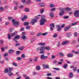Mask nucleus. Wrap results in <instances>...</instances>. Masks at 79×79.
<instances>
[{
  "instance_id": "obj_1",
  "label": "nucleus",
  "mask_w": 79,
  "mask_h": 79,
  "mask_svg": "<svg viewBox=\"0 0 79 79\" xmlns=\"http://www.w3.org/2000/svg\"><path fill=\"white\" fill-rule=\"evenodd\" d=\"M12 22L13 26H15V27L18 26L19 24V23L18 22H16V20L15 19L12 20Z\"/></svg>"
},
{
  "instance_id": "obj_2",
  "label": "nucleus",
  "mask_w": 79,
  "mask_h": 79,
  "mask_svg": "<svg viewBox=\"0 0 79 79\" xmlns=\"http://www.w3.org/2000/svg\"><path fill=\"white\" fill-rule=\"evenodd\" d=\"M74 15L76 18H78L79 17V10H77L75 11L74 13Z\"/></svg>"
},
{
  "instance_id": "obj_3",
  "label": "nucleus",
  "mask_w": 79,
  "mask_h": 79,
  "mask_svg": "<svg viewBox=\"0 0 79 79\" xmlns=\"http://www.w3.org/2000/svg\"><path fill=\"white\" fill-rule=\"evenodd\" d=\"M37 19H34L31 20L30 23L31 24H32V25H34L35 23H37Z\"/></svg>"
},
{
  "instance_id": "obj_4",
  "label": "nucleus",
  "mask_w": 79,
  "mask_h": 79,
  "mask_svg": "<svg viewBox=\"0 0 79 79\" xmlns=\"http://www.w3.org/2000/svg\"><path fill=\"white\" fill-rule=\"evenodd\" d=\"M41 59L42 60H44L45 59H47L48 58V56H44V54H42L41 56Z\"/></svg>"
},
{
  "instance_id": "obj_5",
  "label": "nucleus",
  "mask_w": 79,
  "mask_h": 79,
  "mask_svg": "<svg viewBox=\"0 0 79 79\" xmlns=\"http://www.w3.org/2000/svg\"><path fill=\"white\" fill-rule=\"evenodd\" d=\"M21 38L23 41H25L26 40H27L26 36L25 35H22L21 37Z\"/></svg>"
},
{
  "instance_id": "obj_6",
  "label": "nucleus",
  "mask_w": 79,
  "mask_h": 79,
  "mask_svg": "<svg viewBox=\"0 0 79 79\" xmlns=\"http://www.w3.org/2000/svg\"><path fill=\"white\" fill-rule=\"evenodd\" d=\"M20 38V36L18 35L15 36L14 38V40H16V39H18Z\"/></svg>"
},
{
  "instance_id": "obj_7",
  "label": "nucleus",
  "mask_w": 79,
  "mask_h": 79,
  "mask_svg": "<svg viewBox=\"0 0 79 79\" xmlns=\"http://www.w3.org/2000/svg\"><path fill=\"white\" fill-rule=\"evenodd\" d=\"M71 27L69 26L64 28V31H67L68 29H70V28H71Z\"/></svg>"
},
{
  "instance_id": "obj_8",
  "label": "nucleus",
  "mask_w": 79,
  "mask_h": 79,
  "mask_svg": "<svg viewBox=\"0 0 79 79\" xmlns=\"http://www.w3.org/2000/svg\"><path fill=\"white\" fill-rule=\"evenodd\" d=\"M8 52L10 54H12L14 53V50L12 49H9L8 50Z\"/></svg>"
},
{
  "instance_id": "obj_9",
  "label": "nucleus",
  "mask_w": 79,
  "mask_h": 79,
  "mask_svg": "<svg viewBox=\"0 0 79 79\" xmlns=\"http://www.w3.org/2000/svg\"><path fill=\"white\" fill-rule=\"evenodd\" d=\"M17 31H15L14 33H11V36L12 37H14L16 34H17Z\"/></svg>"
},
{
  "instance_id": "obj_10",
  "label": "nucleus",
  "mask_w": 79,
  "mask_h": 79,
  "mask_svg": "<svg viewBox=\"0 0 79 79\" xmlns=\"http://www.w3.org/2000/svg\"><path fill=\"white\" fill-rule=\"evenodd\" d=\"M43 66L44 68H45V69L49 68V66L48 65H45V64H44L43 65Z\"/></svg>"
},
{
  "instance_id": "obj_11",
  "label": "nucleus",
  "mask_w": 79,
  "mask_h": 79,
  "mask_svg": "<svg viewBox=\"0 0 79 79\" xmlns=\"http://www.w3.org/2000/svg\"><path fill=\"white\" fill-rule=\"evenodd\" d=\"M64 10H61L59 13V15L60 16H62L64 14Z\"/></svg>"
},
{
  "instance_id": "obj_12",
  "label": "nucleus",
  "mask_w": 79,
  "mask_h": 79,
  "mask_svg": "<svg viewBox=\"0 0 79 79\" xmlns=\"http://www.w3.org/2000/svg\"><path fill=\"white\" fill-rule=\"evenodd\" d=\"M40 21H42V22L45 23V22L47 21V20L44 18H42L40 20Z\"/></svg>"
},
{
  "instance_id": "obj_13",
  "label": "nucleus",
  "mask_w": 79,
  "mask_h": 79,
  "mask_svg": "<svg viewBox=\"0 0 79 79\" xmlns=\"http://www.w3.org/2000/svg\"><path fill=\"white\" fill-rule=\"evenodd\" d=\"M40 51H43V50H45V46H41L40 48Z\"/></svg>"
},
{
  "instance_id": "obj_14",
  "label": "nucleus",
  "mask_w": 79,
  "mask_h": 79,
  "mask_svg": "<svg viewBox=\"0 0 79 79\" xmlns=\"http://www.w3.org/2000/svg\"><path fill=\"white\" fill-rule=\"evenodd\" d=\"M68 42H69L68 41H64L62 43V45H66L67 44H68Z\"/></svg>"
},
{
  "instance_id": "obj_15",
  "label": "nucleus",
  "mask_w": 79,
  "mask_h": 79,
  "mask_svg": "<svg viewBox=\"0 0 79 79\" xmlns=\"http://www.w3.org/2000/svg\"><path fill=\"white\" fill-rule=\"evenodd\" d=\"M66 35L68 37H71L72 35L70 33H67Z\"/></svg>"
},
{
  "instance_id": "obj_16",
  "label": "nucleus",
  "mask_w": 79,
  "mask_h": 79,
  "mask_svg": "<svg viewBox=\"0 0 79 79\" xmlns=\"http://www.w3.org/2000/svg\"><path fill=\"white\" fill-rule=\"evenodd\" d=\"M39 5L41 7H44V6H45V4L43 3H40Z\"/></svg>"
},
{
  "instance_id": "obj_17",
  "label": "nucleus",
  "mask_w": 79,
  "mask_h": 79,
  "mask_svg": "<svg viewBox=\"0 0 79 79\" xmlns=\"http://www.w3.org/2000/svg\"><path fill=\"white\" fill-rule=\"evenodd\" d=\"M13 69V68H9L8 74H10L11 73V70Z\"/></svg>"
},
{
  "instance_id": "obj_18",
  "label": "nucleus",
  "mask_w": 79,
  "mask_h": 79,
  "mask_svg": "<svg viewBox=\"0 0 79 79\" xmlns=\"http://www.w3.org/2000/svg\"><path fill=\"white\" fill-rule=\"evenodd\" d=\"M73 77V73H70L69 74V77H70V78H72Z\"/></svg>"
},
{
  "instance_id": "obj_19",
  "label": "nucleus",
  "mask_w": 79,
  "mask_h": 79,
  "mask_svg": "<svg viewBox=\"0 0 79 79\" xmlns=\"http://www.w3.org/2000/svg\"><path fill=\"white\" fill-rule=\"evenodd\" d=\"M29 24V23L28 22H25L23 23V25L24 26H28Z\"/></svg>"
},
{
  "instance_id": "obj_20",
  "label": "nucleus",
  "mask_w": 79,
  "mask_h": 79,
  "mask_svg": "<svg viewBox=\"0 0 79 79\" xmlns=\"http://www.w3.org/2000/svg\"><path fill=\"white\" fill-rule=\"evenodd\" d=\"M67 56L69 57H72V56H73V55L72 54L70 53L67 55Z\"/></svg>"
},
{
  "instance_id": "obj_21",
  "label": "nucleus",
  "mask_w": 79,
  "mask_h": 79,
  "mask_svg": "<svg viewBox=\"0 0 79 79\" xmlns=\"http://www.w3.org/2000/svg\"><path fill=\"white\" fill-rule=\"evenodd\" d=\"M45 50H50V48L49 47L45 46Z\"/></svg>"
},
{
  "instance_id": "obj_22",
  "label": "nucleus",
  "mask_w": 79,
  "mask_h": 79,
  "mask_svg": "<svg viewBox=\"0 0 79 79\" xmlns=\"http://www.w3.org/2000/svg\"><path fill=\"white\" fill-rule=\"evenodd\" d=\"M59 54L60 56H64V54H63L62 52H60Z\"/></svg>"
},
{
  "instance_id": "obj_23",
  "label": "nucleus",
  "mask_w": 79,
  "mask_h": 79,
  "mask_svg": "<svg viewBox=\"0 0 79 79\" xmlns=\"http://www.w3.org/2000/svg\"><path fill=\"white\" fill-rule=\"evenodd\" d=\"M50 16L51 17V18H53V17H54L53 14V13H52V12H51L50 13Z\"/></svg>"
},
{
  "instance_id": "obj_24",
  "label": "nucleus",
  "mask_w": 79,
  "mask_h": 79,
  "mask_svg": "<svg viewBox=\"0 0 79 79\" xmlns=\"http://www.w3.org/2000/svg\"><path fill=\"white\" fill-rule=\"evenodd\" d=\"M50 26L52 27H55V24L53 23H52L51 24H50Z\"/></svg>"
},
{
  "instance_id": "obj_25",
  "label": "nucleus",
  "mask_w": 79,
  "mask_h": 79,
  "mask_svg": "<svg viewBox=\"0 0 79 79\" xmlns=\"http://www.w3.org/2000/svg\"><path fill=\"white\" fill-rule=\"evenodd\" d=\"M8 69H6L4 71V73H8Z\"/></svg>"
},
{
  "instance_id": "obj_26",
  "label": "nucleus",
  "mask_w": 79,
  "mask_h": 79,
  "mask_svg": "<svg viewBox=\"0 0 79 79\" xmlns=\"http://www.w3.org/2000/svg\"><path fill=\"white\" fill-rule=\"evenodd\" d=\"M64 10H65V11H70V10H71V9L69 8L66 7L65 8Z\"/></svg>"
},
{
  "instance_id": "obj_27",
  "label": "nucleus",
  "mask_w": 79,
  "mask_h": 79,
  "mask_svg": "<svg viewBox=\"0 0 79 79\" xmlns=\"http://www.w3.org/2000/svg\"><path fill=\"white\" fill-rule=\"evenodd\" d=\"M38 58H39V57H35L34 59V61H37Z\"/></svg>"
},
{
  "instance_id": "obj_28",
  "label": "nucleus",
  "mask_w": 79,
  "mask_h": 79,
  "mask_svg": "<svg viewBox=\"0 0 79 79\" xmlns=\"http://www.w3.org/2000/svg\"><path fill=\"white\" fill-rule=\"evenodd\" d=\"M7 38L8 39H11V35L10 33L8 34Z\"/></svg>"
},
{
  "instance_id": "obj_29",
  "label": "nucleus",
  "mask_w": 79,
  "mask_h": 79,
  "mask_svg": "<svg viewBox=\"0 0 79 79\" xmlns=\"http://www.w3.org/2000/svg\"><path fill=\"white\" fill-rule=\"evenodd\" d=\"M67 66H68V64H65L64 65L63 68H64V69H66L67 68Z\"/></svg>"
},
{
  "instance_id": "obj_30",
  "label": "nucleus",
  "mask_w": 79,
  "mask_h": 79,
  "mask_svg": "<svg viewBox=\"0 0 79 79\" xmlns=\"http://www.w3.org/2000/svg\"><path fill=\"white\" fill-rule=\"evenodd\" d=\"M39 45H42V46H44V45H45V43H40L39 44Z\"/></svg>"
},
{
  "instance_id": "obj_31",
  "label": "nucleus",
  "mask_w": 79,
  "mask_h": 79,
  "mask_svg": "<svg viewBox=\"0 0 79 79\" xmlns=\"http://www.w3.org/2000/svg\"><path fill=\"white\" fill-rule=\"evenodd\" d=\"M50 7L51 8H53V7H54V5L52 4H51L49 5Z\"/></svg>"
},
{
  "instance_id": "obj_32",
  "label": "nucleus",
  "mask_w": 79,
  "mask_h": 79,
  "mask_svg": "<svg viewBox=\"0 0 79 79\" xmlns=\"http://www.w3.org/2000/svg\"><path fill=\"white\" fill-rule=\"evenodd\" d=\"M3 10H4V8L2 6H1L0 8V11H3Z\"/></svg>"
},
{
  "instance_id": "obj_33",
  "label": "nucleus",
  "mask_w": 79,
  "mask_h": 79,
  "mask_svg": "<svg viewBox=\"0 0 79 79\" xmlns=\"http://www.w3.org/2000/svg\"><path fill=\"white\" fill-rule=\"evenodd\" d=\"M78 23V22H76L72 24V26H74V25H76Z\"/></svg>"
},
{
  "instance_id": "obj_34",
  "label": "nucleus",
  "mask_w": 79,
  "mask_h": 79,
  "mask_svg": "<svg viewBox=\"0 0 79 79\" xmlns=\"http://www.w3.org/2000/svg\"><path fill=\"white\" fill-rule=\"evenodd\" d=\"M72 52L75 54H79V52H76L74 51H72Z\"/></svg>"
},
{
  "instance_id": "obj_35",
  "label": "nucleus",
  "mask_w": 79,
  "mask_h": 79,
  "mask_svg": "<svg viewBox=\"0 0 79 79\" xmlns=\"http://www.w3.org/2000/svg\"><path fill=\"white\" fill-rule=\"evenodd\" d=\"M18 6H15L14 10H15L16 11V10H18Z\"/></svg>"
},
{
  "instance_id": "obj_36",
  "label": "nucleus",
  "mask_w": 79,
  "mask_h": 79,
  "mask_svg": "<svg viewBox=\"0 0 79 79\" xmlns=\"http://www.w3.org/2000/svg\"><path fill=\"white\" fill-rule=\"evenodd\" d=\"M44 9H42L40 10V13L41 14H42L44 13Z\"/></svg>"
},
{
  "instance_id": "obj_37",
  "label": "nucleus",
  "mask_w": 79,
  "mask_h": 79,
  "mask_svg": "<svg viewBox=\"0 0 79 79\" xmlns=\"http://www.w3.org/2000/svg\"><path fill=\"white\" fill-rule=\"evenodd\" d=\"M57 35H58L57 33H55L53 36L54 38H56L57 37Z\"/></svg>"
},
{
  "instance_id": "obj_38",
  "label": "nucleus",
  "mask_w": 79,
  "mask_h": 79,
  "mask_svg": "<svg viewBox=\"0 0 79 79\" xmlns=\"http://www.w3.org/2000/svg\"><path fill=\"white\" fill-rule=\"evenodd\" d=\"M55 70H56L57 71H59L60 69L59 68H53Z\"/></svg>"
},
{
  "instance_id": "obj_39",
  "label": "nucleus",
  "mask_w": 79,
  "mask_h": 79,
  "mask_svg": "<svg viewBox=\"0 0 79 79\" xmlns=\"http://www.w3.org/2000/svg\"><path fill=\"white\" fill-rule=\"evenodd\" d=\"M21 59H22L21 57H17V60L18 61H20V60H21Z\"/></svg>"
},
{
  "instance_id": "obj_40",
  "label": "nucleus",
  "mask_w": 79,
  "mask_h": 79,
  "mask_svg": "<svg viewBox=\"0 0 79 79\" xmlns=\"http://www.w3.org/2000/svg\"><path fill=\"white\" fill-rule=\"evenodd\" d=\"M44 24H45V23L43 22H40V24L41 26L44 25Z\"/></svg>"
},
{
  "instance_id": "obj_41",
  "label": "nucleus",
  "mask_w": 79,
  "mask_h": 79,
  "mask_svg": "<svg viewBox=\"0 0 79 79\" xmlns=\"http://www.w3.org/2000/svg\"><path fill=\"white\" fill-rule=\"evenodd\" d=\"M21 56V57H22V58H25L26 56H25V55H24V54H22Z\"/></svg>"
},
{
  "instance_id": "obj_42",
  "label": "nucleus",
  "mask_w": 79,
  "mask_h": 79,
  "mask_svg": "<svg viewBox=\"0 0 79 79\" xmlns=\"http://www.w3.org/2000/svg\"><path fill=\"white\" fill-rule=\"evenodd\" d=\"M20 51H18L16 52V53L17 55H19V54L20 53Z\"/></svg>"
},
{
  "instance_id": "obj_43",
  "label": "nucleus",
  "mask_w": 79,
  "mask_h": 79,
  "mask_svg": "<svg viewBox=\"0 0 79 79\" xmlns=\"http://www.w3.org/2000/svg\"><path fill=\"white\" fill-rule=\"evenodd\" d=\"M12 64L13 65V66H15L16 67L18 66V65L16 64V63H15V62H13L12 63Z\"/></svg>"
},
{
  "instance_id": "obj_44",
  "label": "nucleus",
  "mask_w": 79,
  "mask_h": 79,
  "mask_svg": "<svg viewBox=\"0 0 79 79\" xmlns=\"http://www.w3.org/2000/svg\"><path fill=\"white\" fill-rule=\"evenodd\" d=\"M36 69L37 70H40V68L39 66H37L36 67Z\"/></svg>"
},
{
  "instance_id": "obj_45",
  "label": "nucleus",
  "mask_w": 79,
  "mask_h": 79,
  "mask_svg": "<svg viewBox=\"0 0 79 79\" xmlns=\"http://www.w3.org/2000/svg\"><path fill=\"white\" fill-rule=\"evenodd\" d=\"M47 34H48V33L46 32V33H43L42 34V35H44L45 36L46 35H47Z\"/></svg>"
},
{
  "instance_id": "obj_46",
  "label": "nucleus",
  "mask_w": 79,
  "mask_h": 79,
  "mask_svg": "<svg viewBox=\"0 0 79 79\" xmlns=\"http://www.w3.org/2000/svg\"><path fill=\"white\" fill-rule=\"evenodd\" d=\"M20 45V44L19 43H17L15 44V47H19Z\"/></svg>"
},
{
  "instance_id": "obj_47",
  "label": "nucleus",
  "mask_w": 79,
  "mask_h": 79,
  "mask_svg": "<svg viewBox=\"0 0 79 79\" xmlns=\"http://www.w3.org/2000/svg\"><path fill=\"white\" fill-rule=\"evenodd\" d=\"M19 50H22L24 49V48L23 47H21L20 48H19Z\"/></svg>"
},
{
  "instance_id": "obj_48",
  "label": "nucleus",
  "mask_w": 79,
  "mask_h": 79,
  "mask_svg": "<svg viewBox=\"0 0 79 79\" xmlns=\"http://www.w3.org/2000/svg\"><path fill=\"white\" fill-rule=\"evenodd\" d=\"M4 56L6 57L7 56H8V53H6L4 54Z\"/></svg>"
},
{
  "instance_id": "obj_49",
  "label": "nucleus",
  "mask_w": 79,
  "mask_h": 79,
  "mask_svg": "<svg viewBox=\"0 0 79 79\" xmlns=\"http://www.w3.org/2000/svg\"><path fill=\"white\" fill-rule=\"evenodd\" d=\"M25 11H27V12H28L29 11V10L28 8H26L25 9Z\"/></svg>"
},
{
  "instance_id": "obj_50",
  "label": "nucleus",
  "mask_w": 79,
  "mask_h": 79,
  "mask_svg": "<svg viewBox=\"0 0 79 79\" xmlns=\"http://www.w3.org/2000/svg\"><path fill=\"white\" fill-rule=\"evenodd\" d=\"M42 33H38V34H37L36 35L37 36H40L41 35H42Z\"/></svg>"
},
{
  "instance_id": "obj_51",
  "label": "nucleus",
  "mask_w": 79,
  "mask_h": 79,
  "mask_svg": "<svg viewBox=\"0 0 79 79\" xmlns=\"http://www.w3.org/2000/svg\"><path fill=\"white\" fill-rule=\"evenodd\" d=\"M31 3V1L30 0L28 1L27 2V5H28V4H29V3Z\"/></svg>"
},
{
  "instance_id": "obj_52",
  "label": "nucleus",
  "mask_w": 79,
  "mask_h": 79,
  "mask_svg": "<svg viewBox=\"0 0 79 79\" xmlns=\"http://www.w3.org/2000/svg\"><path fill=\"white\" fill-rule=\"evenodd\" d=\"M55 8H54L53 9H51L50 10V11H54L55 10Z\"/></svg>"
},
{
  "instance_id": "obj_53",
  "label": "nucleus",
  "mask_w": 79,
  "mask_h": 79,
  "mask_svg": "<svg viewBox=\"0 0 79 79\" xmlns=\"http://www.w3.org/2000/svg\"><path fill=\"white\" fill-rule=\"evenodd\" d=\"M61 27H58V28L57 29V30L58 31H61Z\"/></svg>"
},
{
  "instance_id": "obj_54",
  "label": "nucleus",
  "mask_w": 79,
  "mask_h": 79,
  "mask_svg": "<svg viewBox=\"0 0 79 79\" xmlns=\"http://www.w3.org/2000/svg\"><path fill=\"white\" fill-rule=\"evenodd\" d=\"M73 70L74 71H77V68L75 67L74 68Z\"/></svg>"
},
{
  "instance_id": "obj_55",
  "label": "nucleus",
  "mask_w": 79,
  "mask_h": 79,
  "mask_svg": "<svg viewBox=\"0 0 79 79\" xmlns=\"http://www.w3.org/2000/svg\"><path fill=\"white\" fill-rule=\"evenodd\" d=\"M64 19H68L69 17L68 16H65L64 17Z\"/></svg>"
},
{
  "instance_id": "obj_56",
  "label": "nucleus",
  "mask_w": 79,
  "mask_h": 79,
  "mask_svg": "<svg viewBox=\"0 0 79 79\" xmlns=\"http://www.w3.org/2000/svg\"><path fill=\"white\" fill-rule=\"evenodd\" d=\"M60 42H59L57 44V46L58 47H60Z\"/></svg>"
},
{
  "instance_id": "obj_57",
  "label": "nucleus",
  "mask_w": 79,
  "mask_h": 79,
  "mask_svg": "<svg viewBox=\"0 0 79 79\" xmlns=\"http://www.w3.org/2000/svg\"><path fill=\"white\" fill-rule=\"evenodd\" d=\"M77 35V32H75L74 33V36L75 37H76Z\"/></svg>"
},
{
  "instance_id": "obj_58",
  "label": "nucleus",
  "mask_w": 79,
  "mask_h": 79,
  "mask_svg": "<svg viewBox=\"0 0 79 79\" xmlns=\"http://www.w3.org/2000/svg\"><path fill=\"white\" fill-rule=\"evenodd\" d=\"M55 58V56H54L53 55H52V57H51V58L52 59H53Z\"/></svg>"
},
{
  "instance_id": "obj_59",
  "label": "nucleus",
  "mask_w": 79,
  "mask_h": 79,
  "mask_svg": "<svg viewBox=\"0 0 79 79\" xmlns=\"http://www.w3.org/2000/svg\"><path fill=\"white\" fill-rule=\"evenodd\" d=\"M0 43L1 44H3V41L2 40H1L0 41Z\"/></svg>"
},
{
  "instance_id": "obj_60",
  "label": "nucleus",
  "mask_w": 79,
  "mask_h": 79,
  "mask_svg": "<svg viewBox=\"0 0 79 79\" xmlns=\"http://www.w3.org/2000/svg\"><path fill=\"white\" fill-rule=\"evenodd\" d=\"M22 2H23V3H24L26 1V0H21Z\"/></svg>"
},
{
  "instance_id": "obj_61",
  "label": "nucleus",
  "mask_w": 79,
  "mask_h": 79,
  "mask_svg": "<svg viewBox=\"0 0 79 79\" xmlns=\"http://www.w3.org/2000/svg\"><path fill=\"white\" fill-rule=\"evenodd\" d=\"M1 49L2 52L5 51V48H2Z\"/></svg>"
},
{
  "instance_id": "obj_62",
  "label": "nucleus",
  "mask_w": 79,
  "mask_h": 79,
  "mask_svg": "<svg viewBox=\"0 0 79 79\" xmlns=\"http://www.w3.org/2000/svg\"><path fill=\"white\" fill-rule=\"evenodd\" d=\"M25 34H26V33H25L24 32H22V35H25Z\"/></svg>"
},
{
  "instance_id": "obj_63",
  "label": "nucleus",
  "mask_w": 79,
  "mask_h": 79,
  "mask_svg": "<svg viewBox=\"0 0 79 79\" xmlns=\"http://www.w3.org/2000/svg\"><path fill=\"white\" fill-rule=\"evenodd\" d=\"M65 26V24H63L62 25H61V27L62 28H63Z\"/></svg>"
},
{
  "instance_id": "obj_64",
  "label": "nucleus",
  "mask_w": 79,
  "mask_h": 79,
  "mask_svg": "<svg viewBox=\"0 0 79 79\" xmlns=\"http://www.w3.org/2000/svg\"><path fill=\"white\" fill-rule=\"evenodd\" d=\"M57 62H58V61L56 60H55L53 61V63L54 64H56V63Z\"/></svg>"
}]
</instances>
